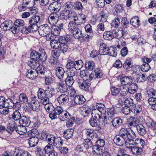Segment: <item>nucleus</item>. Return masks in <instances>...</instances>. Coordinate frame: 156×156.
<instances>
[{"label":"nucleus","instance_id":"nucleus-16","mask_svg":"<svg viewBox=\"0 0 156 156\" xmlns=\"http://www.w3.org/2000/svg\"><path fill=\"white\" fill-rule=\"evenodd\" d=\"M109 48L104 43L101 44L99 50V53L100 55H105L108 54Z\"/></svg>","mask_w":156,"mask_h":156},{"label":"nucleus","instance_id":"nucleus-31","mask_svg":"<svg viewBox=\"0 0 156 156\" xmlns=\"http://www.w3.org/2000/svg\"><path fill=\"white\" fill-rule=\"evenodd\" d=\"M32 110L36 111L40 108V104L39 101L35 99H33L31 101Z\"/></svg>","mask_w":156,"mask_h":156},{"label":"nucleus","instance_id":"nucleus-18","mask_svg":"<svg viewBox=\"0 0 156 156\" xmlns=\"http://www.w3.org/2000/svg\"><path fill=\"white\" fill-rule=\"evenodd\" d=\"M37 30V29L30 25L28 26L23 27L21 31L23 34H27L29 33L36 31Z\"/></svg>","mask_w":156,"mask_h":156},{"label":"nucleus","instance_id":"nucleus-3","mask_svg":"<svg viewBox=\"0 0 156 156\" xmlns=\"http://www.w3.org/2000/svg\"><path fill=\"white\" fill-rule=\"evenodd\" d=\"M119 133L126 140L129 138H133L135 135L134 132L132 130H129L126 128H122Z\"/></svg>","mask_w":156,"mask_h":156},{"label":"nucleus","instance_id":"nucleus-53","mask_svg":"<svg viewBox=\"0 0 156 156\" xmlns=\"http://www.w3.org/2000/svg\"><path fill=\"white\" fill-rule=\"evenodd\" d=\"M44 150L45 154H50L54 151L53 145L50 144H48L44 148Z\"/></svg>","mask_w":156,"mask_h":156},{"label":"nucleus","instance_id":"nucleus-8","mask_svg":"<svg viewBox=\"0 0 156 156\" xmlns=\"http://www.w3.org/2000/svg\"><path fill=\"white\" fill-rule=\"evenodd\" d=\"M57 100L60 105H64L69 102V98L66 94H62L58 97Z\"/></svg>","mask_w":156,"mask_h":156},{"label":"nucleus","instance_id":"nucleus-6","mask_svg":"<svg viewBox=\"0 0 156 156\" xmlns=\"http://www.w3.org/2000/svg\"><path fill=\"white\" fill-rule=\"evenodd\" d=\"M40 20V17L38 16H35L30 17L29 20L30 25L37 30L38 28V23Z\"/></svg>","mask_w":156,"mask_h":156},{"label":"nucleus","instance_id":"nucleus-48","mask_svg":"<svg viewBox=\"0 0 156 156\" xmlns=\"http://www.w3.org/2000/svg\"><path fill=\"white\" fill-rule=\"evenodd\" d=\"M51 35L54 36H58L60 34L61 30L57 26H55L53 27L52 30H51Z\"/></svg>","mask_w":156,"mask_h":156},{"label":"nucleus","instance_id":"nucleus-30","mask_svg":"<svg viewBox=\"0 0 156 156\" xmlns=\"http://www.w3.org/2000/svg\"><path fill=\"white\" fill-rule=\"evenodd\" d=\"M140 20L137 16H136L131 19L130 23L135 27H138L140 25Z\"/></svg>","mask_w":156,"mask_h":156},{"label":"nucleus","instance_id":"nucleus-33","mask_svg":"<svg viewBox=\"0 0 156 156\" xmlns=\"http://www.w3.org/2000/svg\"><path fill=\"white\" fill-rule=\"evenodd\" d=\"M38 142V138L37 137L30 138L29 139V144L31 147H34L37 145Z\"/></svg>","mask_w":156,"mask_h":156},{"label":"nucleus","instance_id":"nucleus-7","mask_svg":"<svg viewBox=\"0 0 156 156\" xmlns=\"http://www.w3.org/2000/svg\"><path fill=\"white\" fill-rule=\"evenodd\" d=\"M124 105L127 107V108L124 109L123 113L126 115L128 114L130 112L129 108L128 107L132 106L133 105V101L130 98L126 99L124 101Z\"/></svg>","mask_w":156,"mask_h":156},{"label":"nucleus","instance_id":"nucleus-25","mask_svg":"<svg viewBox=\"0 0 156 156\" xmlns=\"http://www.w3.org/2000/svg\"><path fill=\"white\" fill-rule=\"evenodd\" d=\"M96 107L101 114L106 115V111H105V107L104 104L101 103H97Z\"/></svg>","mask_w":156,"mask_h":156},{"label":"nucleus","instance_id":"nucleus-26","mask_svg":"<svg viewBox=\"0 0 156 156\" xmlns=\"http://www.w3.org/2000/svg\"><path fill=\"white\" fill-rule=\"evenodd\" d=\"M73 130L72 129H66L63 133L64 137L67 140L71 138L73 136Z\"/></svg>","mask_w":156,"mask_h":156},{"label":"nucleus","instance_id":"nucleus-2","mask_svg":"<svg viewBox=\"0 0 156 156\" xmlns=\"http://www.w3.org/2000/svg\"><path fill=\"white\" fill-rule=\"evenodd\" d=\"M68 28L71 30L73 37L75 39H79L83 37L81 31L75 24L68 25Z\"/></svg>","mask_w":156,"mask_h":156},{"label":"nucleus","instance_id":"nucleus-35","mask_svg":"<svg viewBox=\"0 0 156 156\" xmlns=\"http://www.w3.org/2000/svg\"><path fill=\"white\" fill-rule=\"evenodd\" d=\"M116 113L115 112V108L112 107L111 108H109L107 110V111H106V115L104 116V117H106L108 116V117H112L114 116L115 114H116Z\"/></svg>","mask_w":156,"mask_h":156},{"label":"nucleus","instance_id":"nucleus-55","mask_svg":"<svg viewBox=\"0 0 156 156\" xmlns=\"http://www.w3.org/2000/svg\"><path fill=\"white\" fill-rule=\"evenodd\" d=\"M147 95L150 98H156V90L152 89L149 90L147 92Z\"/></svg>","mask_w":156,"mask_h":156},{"label":"nucleus","instance_id":"nucleus-32","mask_svg":"<svg viewBox=\"0 0 156 156\" xmlns=\"http://www.w3.org/2000/svg\"><path fill=\"white\" fill-rule=\"evenodd\" d=\"M103 37L106 40H112L113 38V34L110 31L105 32L103 34Z\"/></svg>","mask_w":156,"mask_h":156},{"label":"nucleus","instance_id":"nucleus-23","mask_svg":"<svg viewBox=\"0 0 156 156\" xmlns=\"http://www.w3.org/2000/svg\"><path fill=\"white\" fill-rule=\"evenodd\" d=\"M129 148L131 149V151L132 153L136 155H139L141 154L142 151V149L141 147L137 146H129Z\"/></svg>","mask_w":156,"mask_h":156},{"label":"nucleus","instance_id":"nucleus-46","mask_svg":"<svg viewBox=\"0 0 156 156\" xmlns=\"http://www.w3.org/2000/svg\"><path fill=\"white\" fill-rule=\"evenodd\" d=\"M58 41L61 44L67 45L68 41H69V38L67 37L60 36Z\"/></svg>","mask_w":156,"mask_h":156},{"label":"nucleus","instance_id":"nucleus-29","mask_svg":"<svg viewBox=\"0 0 156 156\" xmlns=\"http://www.w3.org/2000/svg\"><path fill=\"white\" fill-rule=\"evenodd\" d=\"M39 56L40 57V61L44 62L47 59V55L44 50L42 48H40L39 51Z\"/></svg>","mask_w":156,"mask_h":156},{"label":"nucleus","instance_id":"nucleus-27","mask_svg":"<svg viewBox=\"0 0 156 156\" xmlns=\"http://www.w3.org/2000/svg\"><path fill=\"white\" fill-rule=\"evenodd\" d=\"M113 38H116L117 39L120 38L122 37H123L124 34L123 31L122 30H117L113 31Z\"/></svg>","mask_w":156,"mask_h":156},{"label":"nucleus","instance_id":"nucleus-28","mask_svg":"<svg viewBox=\"0 0 156 156\" xmlns=\"http://www.w3.org/2000/svg\"><path fill=\"white\" fill-rule=\"evenodd\" d=\"M74 78L67 75V77L65 80L66 85L69 87H71L73 84L75 80L78 79Z\"/></svg>","mask_w":156,"mask_h":156},{"label":"nucleus","instance_id":"nucleus-10","mask_svg":"<svg viewBox=\"0 0 156 156\" xmlns=\"http://www.w3.org/2000/svg\"><path fill=\"white\" fill-rule=\"evenodd\" d=\"M72 18H73V21H71L68 25L71 24H71H74L76 26H77V25H80L83 23L82 20L81 18L80 17V16H78V15L74 12Z\"/></svg>","mask_w":156,"mask_h":156},{"label":"nucleus","instance_id":"nucleus-54","mask_svg":"<svg viewBox=\"0 0 156 156\" xmlns=\"http://www.w3.org/2000/svg\"><path fill=\"white\" fill-rule=\"evenodd\" d=\"M83 6L81 3L79 2H76L74 5V8L75 9L79 11L83 10Z\"/></svg>","mask_w":156,"mask_h":156},{"label":"nucleus","instance_id":"nucleus-14","mask_svg":"<svg viewBox=\"0 0 156 156\" xmlns=\"http://www.w3.org/2000/svg\"><path fill=\"white\" fill-rule=\"evenodd\" d=\"M140 119L138 118H130L127 120V124L128 126H136L140 122Z\"/></svg>","mask_w":156,"mask_h":156},{"label":"nucleus","instance_id":"nucleus-36","mask_svg":"<svg viewBox=\"0 0 156 156\" xmlns=\"http://www.w3.org/2000/svg\"><path fill=\"white\" fill-rule=\"evenodd\" d=\"M85 133L88 139H93L94 136V132L92 129H87L86 130Z\"/></svg>","mask_w":156,"mask_h":156},{"label":"nucleus","instance_id":"nucleus-19","mask_svg":"<svg viewBox=\"0 0 156 156\" xmlns=\"http://www.w3.org/2000/svg\"><path fill=\"white\" fill-rule=\"evenodd\" d=\"M65 71L61 67H57L55 69V74L57 77L60 79H62L64 76Z\"/></svg>","mask_w":156,"mask_h":156},{"label":"nucleus","instance_id":"nucleus-61","mask_svg":"<svg viewBox=\"0 0 156 156\" xmlns=\"http://www.w3.org/2000/svg\"><path fill=\"white\" fill-rule=\"evenodd\" d=\"M37 74H40L41 75H44L45 71V67L42 65H39L37 68Z\"/></svg>","mask_w":156,"mask_h":156},{"label":"nucleus","instance_id":"nucleus-24","mask_svg":"<svg viewBox=\"0 0 156 156\" xmlns=\"http://www.w3.org/2000/svg\"><path fill=\"white\" fill-rule=\"evenodd\" d=\"M76 69L73 68L72 69H69L68 76L74 77V78H79L78 73L77 72Z\"/></svg>","mask_w":156,"mask_h":156},{"label":"nucleus","instance_id":"nucleus-1","mask_svg":"<svg viewBox=\"0 0 156 156\" xmlns=\"http://www.w3.org/2000/svg\"><path fill=\"white\" fill-rule=\"evenodd\" d=\"M40 36H45L47 41L51 40L52 37L51 29L50 27L47 24H43L38 27L37 30Z\"/></svg>","mask_w":156,"mask_h":156},{"label":"nucleus","instance_id":"nucleus-20","mask_svg":"<svg viewBox=\"0 0 156 156\" xmlns=\"http://www.w3.org/2000/svg\"><path fill=\"white\" fill-rule=\"evenodd\" d=\"M88 82L89 80H83L82 83L79 84V87L83 90L87 91L90 85V83Z\"/></svg>","mask_w":156,"mask_h":156},{"label":"nucleus","instance_id":"nucleus-15","mask_svg":"<svg viewBox=\"0 0 156 156\" xmlns=\"http://www.w3.org/2000/svg\"><path fill=\"white\" fill-rule=\"evenodd\" d=\"M120 81L122 85H130L133 82V79L131 76H125L120 79Z\"/></svg>","mask_w":156,"mask_h":156},{"label":"nucleus","instance_id":"nucleus-52","mask_svg":"<svg viewBox=\"0 0 156 156\" xmlns=\"http://www.w3.org/2000/svg\"><path fill=\"white\" fill-rule=\"evenodd\" d=\"M97 118H91L89 122L90 125L92 127H96L98 125L99 122L98 119H97Z\"/></svg>","mask_w":156,"mask_h":156},{"label":"nucleus","instance_id":"nucleus-5","mask_svg":"<svg viewBox=\"0 0 156 156\" xmlns=\"http://www.w3.org/2000/svg\"><path fill=\"white\" fill-rule=\"evenodd\" d=\"M61 7L60 2L55 1L51 3L48 7V9L51 12H58L59 11Z\"/></svg>","mask_w":156,"mask_h":156},{"label":"nucleus","instance_id":"nucleus-51","mask_svg":"<svg viewBox=\"0 0 156 156\" xmlns=\"http://www.w3.org/2000/svg\"><path fill=\"white\" fill-rule=\"evenodd\" d=\"M74 67L76 70H80L83 66V63L81 60H78L75 62Z\"/></svg>","mask_w":156,"mask_h":156},{"label":"nucleus","instance_id":"nucleus-21","mask_svg":"<svg viewBox=\"0 0 156 156\" xmlns=\"http://www.w3.org/2000/svg\"><path fill=\"white\" fill-rule=\"evenodd\" d=\"M15 130L16 132L20 135H23L27 132L25 126L21 125L16 126L15 128Z\"/></svg>","mask_w":156,"mask_h":156},{"label":"nucleus","instance_id":"nucleus-41","mask_svg":"<svg viewBox=\"0 0 156 156\" xmlns=\"http://www.w3.org/2000/svg\"><path fill=\"white\" fill-rule=\"evenodd\" d=\"M30 56L31 59L36 60L38 62L40 61V57L39 56V52H37L35 51H32L31 52Z\"/></svg>","mask_w":156,"mask_h":156},{"label":"nucleus","instance_id":"nucleus-12","mask_svg":"<svg viewBox=\"0 0 156 156\" xmlns=\"http://www.w3.org/2000/svg\"><path fill=\"white\" fill-rule=\"evenodd\" d=\"M13 25L12 21L9 20L5 21L1 25V28L3 30H10L11 27Z\"/></svg>","mask_w":156,"mask_h":156},{"label":"nucleus","instance_id":"nucleus-40","mask_svg":"<svg viewBox=\"0 0 156 156\" xmlns=\"http://www.w3.org/2000/svg\"><path fill=\"white\" fill-rule=\"evenodd\" d=\"M95 63L92 61L86 62L85 64L86 69L87 70H92L95 67Z\"/></svg>","mask_w":156,"mask_h":156},{"label":"nucleus","instance_id":"nucleus-47","mask_svg":"<svg viewBox=\"0 0 156 156\" xmlns=\"http://www.w3.org/2000/svg\"><path fill=\"white\" fill-rule=\"evenodd\" d=\"M19 98L20 101L23 104L26 103L28 102V98L26 95L24 93L20 94Z\"/></svg>","mask_w":156,"mask_h":156},{"label":"nucleus","instance_id":"nucleus-56","mask_svg":"<svg viewBox=\"0 0 156 156\" xmlns=\"http://www.w3.org/2000/svg\"><path fill=\"white\" fill-rule=\"evenodd\" d=\"M37 61L36 60L31 58L28 62L27 64L31 68L35 69L34 68L37 66Z\"/></svg>","mask_w":156,"mask_h":156},{"label":"nucleus","instance_id":"nucleus-62","mask_svg":"<svg viewBox=\"0 0 156 156\" xmlns=\"http://www.w3.org/2000/svg\"><path fill=\"white\" fill-rule=\"evenodd\" d=\"M121 22L122 25V26L124 28H126L128 27V26L129 24V21L126 17H123L122 19Z\"/></svg>","mask_w":156,"mask_h":156},{"label":"nucleus","instance_id":"nucleus-38","mask_svg":"<svg viewBox=\"0 0 156 156\" xmlns=\"http://www.w3.org/2000/svg\"><path fill=\"white\" fill-rule=\"evenodd\" d=\"M51 40L50 43L51 47L55 49H58L61 45L59 41L56 40H53V39Z\"/></svg>","mask_w":156,"mask_h":156},{"label":"nucleus","instance_id":"nucleus-37","mask_svg":"<svg viewBox=\"0 0 156 156\" xmlns=\"http://www.w3.org/2000/svg\"><path fill=\"white\" fill-rule=\"evenodd\" d=\"M14 102L11 99H8L5 100L4 107L8 109L14 107Z\"/></svg>","mask_w":156,"mask_h":156},{"label":"nucleus","instance_id":"nucleus-13","mask_svg":"<svg viewBox=\"0 0 156 156\" xmlns=\"http://www.w3.org/2000/svg\"><path fill=\"white\" fill-rule=\"evenodd\" d=\"M26 76L29 79H34L38 76L37 72L35 69H29L28 70Z\"/></svg>","mask_w":156,"mask_h":156},{"label":"nucleus","instance_id":"nucleus-58","mask_svg":"<svg viewBox=\"0 0 156 156\" xmlns=\"http://www.w3.org/2000/svg\"><path fill=\"white\" fill-rule=\"evenodd\" d=\"M131 61L130 59H127L123 65V68L126 69H129L132 67Z\"/></svg>","mask_w":156,"mask_h":156},{"label":"nucleus","instance_id":"nucleus-4","mask_svg":"<svg viewBox=\"0 0 156 156\" xmlns=\"http://www.w3.org/2000/svg\"><path fill=\"white\" fill-rule=\"evenodd\" d=\"M74 12L66 9L62 11L60 14V18L62 20H67L69 18H72Z\"/></svg>","mask_w":156,"mask_h":156},{"label":"nucleus","instance_id":"nucleus-63","mask_svg":"<svg viewBox=\"0 0 156 156\" xmlns=\"http://www.w3.org/2000/svg\"><path fill=\"white\" fill-rule=\"evenodd\" d=\"M145 121L147 126H151L152 127L155 125L154 122L151 118H146V119L145 120Z\"/></svg>","mask_w":156,"mask_h":156},{"label":"nucleus","instance_id":"nucleus-9","mask_svg":"<svg viewBox=\"0 0 156 156\" xmlns=\"http://www.w3.org/2000/svg\"><path fill=\"white\" fill-rule=\"evenodd\" d=\"M113 141L117 145L122 146L125 143L126 140L119 133L114 138Z\"/></svg>","mask_w":156,"mask_h":156},{"label":"nucleus","instance_id":"nucleus-17","mask_svg":"<svg viewBox=\"0 0 156 156\" xmlns=\"http://www.w3.org/2000/svg\"><path fill=\"white\" fill-rule=\"evenodd\" d=\"M75 103L78 105L82 104L86 100L82 95L76 96L73 99Z\"/></svg>","mask_w":156,"mask_h":156},{"label":"nucleus","instance_id":"nucleus-50","mask_svg":"<svg viewBox=\"0 0 156 156\" xmlns=\"http://www.w3.org/2000/svg\"><path fill=\"white\" fill-rule=\"evenodd\" d=\"M56 137L52 134H49L47 136V138L46 140L47 141L48 144L53 145V143L54 142Z\"/></svg>","mask_w":156,"mask_h":156},{"label":"nucleus","instance_id":"nucleus-43","mask_svg":"<svg viewBox=\"0 0 156 156\" xmlns=\"http://www.w3.org/2000/svg\"><path fill=\"white\" fill-rule=\"evenodd\" d=\"M122 120L120 118H115L112 122L113 126L117 127L121 125Z\"/></svg>","mask_w":156,"mask_h":156},{"label":"nucleus","instance_id":"nucleus-49","mask_svg":"<svg viewBox=\"0 0 156 156\" xmlns=\"http://www.w3.org/2000/svg\"><path fill=\"white\" fill-rule=\"evenodd\" d=\"M90 140L87 139L85 140L84 141L83 146L86 149H88L92 147L93 144Z\"/></svg>","mask_w":156,"mask_h":156},{"label":"nucleus","instance_id":"nucleus-59","mask_svg":"<svg viewBox=\"0 0 156 156\" xmlns=\"http://www.w3.org/2000/svg\"><path fill=\"white\" fill-rule=\"evenodd\" d=\"M69 50L68 47L67 45L61 44L58 49V51L61 52V53L67 52Z\"/></svg>","mask_w":156,"mask_h":156},{"label":"nucleus","instance_id":"nucleus-64","mask_svg":"<svg viewBox=\"0 0 156 156\" xmlns=\"http://www.w3.org/2000/svg\"><path fill=\"white\" fill-rule=\"evenodd\" d=\"M141 69L143 72H147L151 69V67L148 63L145 62L142 65Z\"/></svg>","mask_w":156,"mask_h":156},{"label":"nucleus","instance_id":"nucleus-22","mask_svg":"<svg viewBox=\"0 0 156 156\" xmlns=\"http://www.w3.org/2000/svg\"><path fill=\"white\" fill-rule=\"evenodd\" d=\"M138 133L142 136L144 135L146 133V130L145 127L142 124H140L136 126Z\"/></svg>","mask_w":156,"mask_h":156},{"label":"nucleus","instance_id":"nucleus-57","mask_svg":"<svg viewBox=\"0 0 156 156\" xmlns=\"http://www.w3.org/2000/svg\"><path fill=\"white\" fill-rule=\"evenodd\" d=\"M37 93L38 97L39 99H42L43 98L46 97V91L42 89H40Z\"/></svg>","mask_w":156,"mask_h":156},{"label":"nucleus","instance_id":"nucleus-42","mask_svg":"<svg viewBox=\"0 0 156 156\" xmlns=\"http://www.w3.org/2000/svg\"><path fill=\"white\" fill-rule=\"evenodd\" d=\"M135 145L137 147H141V149L143 148L145 145L144 141L142 139H136L135 140Z\"/></svg>","mask_w":156,"mask_h":156},{"label":"nucleus","instance_id":"nucleus-44","mask_svg":"<svg viewBox=\"0 0 156 156\" xmlns=\"http://www.w3.org/2000/svg\"><path fill=\"white\" fill-rule=\"evenodd\" d=\"M22 2L28 8H30L33 7L35 4L33 0H23Z\"/></svg>","mask_w":156,"mask_h":156},{"label":"nucleus","instance_id":"nucleus-45","mask_svg":"<svg viewBox=\"0 0 156 156\" xmlns=\"http://www.w3.org/2000/svg\"><path fill=\"white\" fill-rule=\"evenodd\" d=\"M136 137V135H135V136L133 138L132 137V138H129L128 139H126V140L125 143L126 147L127 148H129V146L130 145H135V140L134 139Z\"/></svg>","mask_w":156,"mask_h":156},{"label":"nucleus","instance_id":"nucleus-60","mask_svg":"<svg viewBox=\"0 0 156 156\" xmlns=\"http://www.w3.org/2000/svg\"><path fill=\"white\" fill-rule=\"evenodd\" d=\"M100 147L97 145L94 146L92 147V152L95 155H98L101 154L100 151L101 149L100 148Z\"/></svg>","mask_w":156,"mask_h":156},{"label":"nucleus","instance_id":"nucleus-34","mask_svg":"<svg viewBox=\"0 0 156 156\" xmlns=\"http://www.w3.org/2000/svg\"><path fill=\"white\" fill-rule=\"evenodd\" d=\"M19 119V123L20 124H22L23 126H29L30 123V121L29 118H24V119Z\"/></svg>","mask_w":156,"mask_h":156},{"label":"nucleus","instance_id":"nucleus-11","mask_svg":"<svg viewBox=\"0 0 156 156\" xmlns=\"http://www.w3.org/2000/svg\"><path fill=\"white\" fill-rule=\"evenodd\" d=\"M54 112H52L49 114V117H55L57 116V115H58L59 117H63L62 113L64 111L60 107H57L56 108H54Z\"/></svg>","mask_w":156,"mask_h":156},{"label":"nucleus","instance_id":"nucleus-39","mask_svg":"<svg viewBox=\"0 0 156 156\" xmlns=\"http://www.w3.org/2000/svg\"><path fill=\"white\" fill-rule=\"evenodd\" d=\"M108 50V55L114 57L116 56L117 54V51L116 48L114 46L111 47L109 48Z\"/></svg>","mask_w":156,"mask_h":156}]
</instances>
